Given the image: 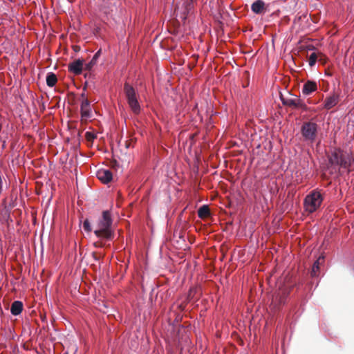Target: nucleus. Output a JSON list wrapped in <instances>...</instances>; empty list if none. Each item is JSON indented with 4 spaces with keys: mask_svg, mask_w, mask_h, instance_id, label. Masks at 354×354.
<instances>
[{
    "mask_svg": "<svg viewBox=\"0 0 354 354\" xmlns=\"http://www.w3.org/2000/svg\"><path fill=\"white\" fill-rule=\"evenodd\" d=\"M301 133L304 140L313 143L317 135V124L313 122H305L301 127Z\"/></svg>",
    "mask_w": 354,
    "mask_h": 354,
    "instance_id": "5",
    "label": "nucleus"
},
{
    "mask_svg": "<svg viewBox=\"0 0 354 354\" xmlns=\"http://www.w3.org/2000/svg\"><path fill=\"white\" fill-rule=\"evenodd\" d=\"M57 82V76L55 73H49L47 74V76H46V84L49 86V87H53L54 86L56 83Z\"/></svg>",
    "mask_w": 354,
    "mask_h": 354,
    "instance_id": "18",
    "label": "nucleus"
},
{
    "mask_svg": "<svg viewBox=\"0 0 354 354\" xmlns=\"http://www.w3.org/2000/svg\"><path fill=\"white\" fill-rule=\"evenodd\" d=\"M251 10L256 15H263L268 11V6L263 0H256L252 3Z\"/></svg>",
    "mask_w": 354,
    "mask_h": 354,
    "instance_id": "8",
    "label": "nucleus"
},
{
    "mask_svg": "<svg viewBox=\"0 0 354 354\" xmlns=\"http://www.w3.org/2000/svg\"><path fill=\"white\" fill-rule=\"evenodd\" d=\"M101 55V50L100 49L98 51L95 53V54L93 55L92 59L85 65L84 69L86 71H91V68L93 67L94 65L96 64L97 59Z\"/></svg>",
    "mask_w": 354,
    "mask_h": 354,
    "instance_id": "16",
    "label": "nucleus"
},
{
    "mask_svg": "<svg viewBox=\"0 0 354 354\" xmlns=\"http://www.w3.org/2000/svg\"><path fill=\"white\" fill-rule=\"evenodd\" d=\"M81 97L83 98V100L86 99V95H85V93H82L81 94Z\"/></svg>",
    "mask_w": 354,
    "mask_h": 354,
    "instance_id": "28",
    "label": "nucleus"
},
{
    "mask_svg": "<svg viewBox=\"0 0 354 354\" xmlns=\"http://www.w3.org/2000/svg\"><path fill=\"white\" fill-rule=\"evenodd\" d=\"M329 161L332 165H340L344 168H348L350 166V158L348 156L343 154L340 151H334Z\"/></svg>",
    "mask_w": 354,
    "mask_h": 354,
    "instance_id": "6",
    "label": "nucleus"
},
{
    "mask_svg": "<svg viewBox=\"0 0 354 354\" xmlns=\"http://www.w3.org/2000/svg\"><path fill=\"white\" fill-rule=\"evenodd\" d=\"M103 5L106 8H111L113 6H115V1L114 0H103Z\"/></svg>",
    "mask_w": 354,
    "mask_h": 354,
    "instance_id": "22",
    "label": "nucleus"
},
{
    "mask_svg": "<svg viewBox=\"0 0 354 354\" xmlns=\"http://www.w3.org/2000/svg\"><path fill=\"white\" fill-rule=\"evenodd\" d=\"M198 290H199L198 288H196V287L191 288L189 289L188 295H187V299L192 300L194 297L195 295L198 292Z\"/></svg>",
    "mask_w": 354,
    "mask_h": 354,
    "instance_id": "20",
    "label": "nucleus"
},
{
    "mask_svg": "<svg viewBox=\"0 0 354 354\" xmlns=\"http://www.w3.org/2000/svg\"><path fill=\"white\" fill-rule=\"evenodd\" d=\"M339 102V95L333 93L326 97L324 102V108L329 110L334 107Z\"/></svg>",
    "mask_w": 354,
    "mask_h": 354,
    "instance_id": "13",
    "label": "nucleus"
},
{
    "mask_svg": "<svg viewBox=\"0 0 354 354\" xmlns=\"http://www.w3.org/2000/svg\"><path fill=\"white\" fill-rule=\"evenodd\" d=\"M324 198L320 192L317 189L313 190L304 198V205L306 212H315L322 205Z\"/></svg>",
    "mask_w": 354,
    "mask_h": 354,
    "instance_id": "3",
    "label": "nucleus"
},
{
    "mask_svg": "<svg viewBox=\"0 0 354 354\" xmlns=\"http://www.w3.org/2000/svg\"><path fill=\"white\" fill-rule=\"evenodd\" d=\"M324 262V257H319L317 261L313 263L312 270H311V275L312 277H317L319 274V266L322 263Z\"/></svg>",
    "mask_w": 354,
    "mask_h": 354,
    "instance_id": "15",
    "label": "nucleus"
},
{
    "mask_svg": "<svg viewBox=\"0 0 354 354\" xmlns=\"http://www.w3.org/2000/svg\"><path fill=\"white\" fill-rule=\"evenodd\" d=\"M85 137L88 141L92 142L95 138H96V135L92 132L87 131L85 133Z\"/></svg>",
    "mask_w": 354,
    "mask_h": 354,
    "instance_id": "21",
    "label": "nucleus"
},
{
    "mask_svg": "<svg viewBox=\"0 0 354 354\" xmlns=\"http://www.w3.org/2000/svg\"><path fill=\"white\" fill-rule=\"evenodd\" d=\"M317 55H318V60L320 62H322V64H325L326 62V57L321 53H319L317 54Z\"/></svg>",
    "mask_w": 354,
    "mask_h": 354,
    "instance_id": "24",
    "label": "nucleus"
},
{
    "mask_svg": "<svg viewBox=\"0 0 354 354\" xmlns=\"http://www.w3.org/2000/svg\"><path fill=\"white\" fill-rule=\"evenodd\" d=\"M124 93L125 95L127 104L135 115L140 113V105L138 102L139 95L136 89L129 83L125 82L124 84Z\"/></svg>",
    "mask_w": 354,
    "mask_h": 354,
    "instance_id": "2",
    "label": "nucleus"
},
{
    "mask_svg": "<svg viewBox=\"0 0 354 354\" xmlns=\"http://www.w3.org/2000/svg\"><path fill=\"white\" fill-rule=\"evenodd\" d=\"M23 310V303L20 301H15L10 308V312L13 315H19Z\"/></svg>",
    "mask_w": 354,
    "mask_h": 354,
    "instance_id": "14",
    "label": "nucleus"
},
{
    "mask_svg": "<svg viewBox=\"0 0 354 354\" xmlns=\"http://www.w3.org/2000/svg\"><path fill=\"white\" fill-rule=\"evenodd\" d=\"M292 288V286L290 284H284L279 287L278 290H277L272 296L270 306L273 309H279L281 306L286 303V299Z\"/></svg>",
    "mask_w": 354,
    "mask_h": 354,
    "instance_id": "4",
    "label": "nucleus"
},
{
    "mask_svg": "<svg viewBox=\"0 0 354 354\" xmlns=\"http://www.w3.org/2000/svg\"><path fill=\"white\" fill-rule=\"evenodd\" d=\"M317 89V84L315 81L308 80L305 82L302 88V93L305 95H310Z\"/></svg>",
    "mask_w": 354,
    "mask_h": 354,
    "instance_id": "10",
    "label": "nucleus"
},
{
    "mask_svg": "<svg viewBox=\"0 0 354 354\" xmlns=\"http://www.w3.org/2000/svg\"><path fill=\"white\" fill-rule=\"evenodd\" d=\"M93 245L95 248H102L104 245L101 241H97L93 243Z\"/></svg>",
    "mask_w": 354,
    "mask_h": 354,
    "instance_id": "25",
    "label": "nucleus"
},
{
    "mask_svg": "<svg viewBox=\"0 0 354 354\" xmlns=\"http://www.w3.org/2000/svg\"><path fill=\"white\" fill-rule=\"evenodd\" d=\"M198 216L201 218H205L210 216V210L207 205L201 206L198 210Z\"/></svg>",
    "mask_w": 354,
    "mask_h": 354,
    "instance_id": "17",
    "label": "nucleus"
},
{
    "mask_svg": "<svg viewBox=\"0 0 354 354\" xmlns=\"http://www.w3.org/2000/svg\"><path fill=\"white\" fill-rule=\"evenodd\" d=\"M112 164H113V167H115V166H116L117 162H116V161L115 160Z\"/></svg>",
    "mask_w": 354,
    "mask_h": 354,
    "instance_id": "29",
    "label": "nucleus"
},
{
    "mask_svg": "<svg viewBox=\"0 0 354 354\" xmlns=\"http://www.w3.org/2000/svg\"><path fill=\"white\" fill-rule=\"evenodd\" d=\"M280 99L284 106H290L293 109H301L304 111L307 110V106L297 96H295L294 98H287L281 95Z\"/></svg>",
    "mask_w": 354,
    "mask_h": 354,
    "instance_id": "7",
    "label": "nucleus"
},
{
    "mask_svg": "<svg viewBox=\"0 0 354 354\" xmlns=\"http://www.w3.org/2000/svg\"><path fill=\"white\" fill-rule=\"evenodd\" d=\"M318 59V55L316 53H313L310 57H309V59H308V64L310 66H313L317 60Z\"/></svg>",
    "mask_w": 354,
    "mask_h": 354,
    "instance_id": "19",
    "label": "nucleus"
},
{
    "mask_svg": "<svg viewBox=\"0 0 354 354\" xmlns=\"http://www.w3.org/2000/svg\"><path fill=\"white\" fill-rule=\"evenodd\" d=\"M129 141H126L125 142V148L127 149L129 148Z\"/></svg>",
    "mask_w": 354,
    "mask_h": 354,
    "instance_id": "27",
    "label": "nucleus"
},
{
    "mask_svg": "<svg viewBox=\"0 0 354 354\" xmlns=\"http://www.w3.org/2000/svg\"><path fill=\"white\" fill-rule=\"evenodd\" d=\"M82 118H88L91 117L90 102L87 99L82 100L80 106Z\"/></svg>",
    "mask_w": 354,
    "mask_h": 354,
    "instance_id": "12",
    "label": "nucleus"
},
{
    "mask_svg": "<svg viewBox=\"0 0 354 354\" xmlns=\"http://www.w3.org/2000/svg\"><path fill=\"white\" fill-rule=\"evenodd\" d=\"M93 258L96 260V261H98L99 260V258L97 257V254L95 252H93Z\"/></svg>",
    "mask_w": 354,
    "mask_h": 354,
    "instance_id": "26",
    "label": "nucleus"
},
{
    "mask_svg": "<svg viewBox=\"0 0 354 354\" xmlns=\"http://www.w3.org/2000/svg\"><path fill=\"white\" fill-rule=\"evenodd\" d=\"M98 179L104 184H107L111 181L113 175L111 171L108 169H101L97 173Z\"/></svg>",
    "mask_w": 354,
    "mask_h": 354,
    "instance_id": "11",
    "label": "nucleus"
},
{
    "mask_svg": "<svg viewBox=\"0 0 354 354\" xmlns=\"http://www.w3.org/2000/svg\"><path fill=\"white\" fill-rule=\"evenodd\" d=\"M84 65V60L82 59H75L73 62H71L68 65V71L73 73L74 75H80L82 73Z\"/></svg>",
    "mask_w": 354,
    "mask_h": 354,
    "instance_id": "9",
    "label": "nucleus"
},
{
    "mask_svg": "<svg viewBox=\"0 0 354 354\" xmlns=\"http://www.w3.org/2000/svg\"><path fill=\"white\" fill-rule=\"evenodd\" d=\"M94 234L100 239L112 240L114 232L112 230V218L109 211L102 212V217L99 218L94 230Z\"/></svg>",
    "mask_w": 354,
    "mask_h": 354,
    "instance_id": "1",
    "label": "nucleus"
},
{
    "mask_svg": "<svg viewBox=\"0 0 354 354\" xmlns=\"http://www.w3.org/2000/svg\"><path fill=\"white\" fill-rule=\"evenodd\" d=\"M83 228L85 231L90 232L92 230L91 226L88 219H86L83 223Z\"/></svg>",
    "mask_w": 354,
    "mask_h": 354,
    "instance_id": "23",
    "label": "nucleus"
}]
</instances>
